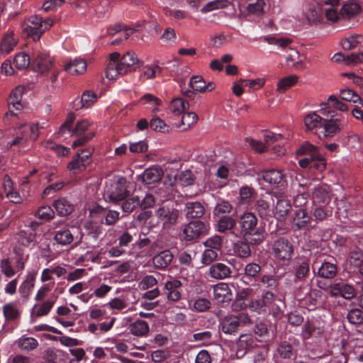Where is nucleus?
I'll use <instances>...</instances> for the list:
<instances>
[{
  "instance_id": "obj_1",
  "label": "nucleus",
  "mask_w": 363,
  "mask_h": 363,
  "mask_svg": "<svg viewBox=\"0 0 363 363\" xmlns=\"http://www.w3.org/2000/svg\"><path fill=\"white\" fill-rule=\"evenodd\" d=\"M138 62L139 60L135 52H127L122 57L118 52H113L110 55L107 64L106 77L115 79L118 76L127 73L132 66Z\"/></svg>"
},
{
  "instance_id": "obj_2",
  "label": "nucleus",
  "mask_w": 363,
  "mask_h": 363,
  "mask_svg": "<svg viewBox=\"0 0 363 363\" xmlns=\"http://www.w3.org/2000/svg\"><path fill=\"white\" fill-rule=\"evenodd\" d=\"M240 232L243 238L250 245H257L262 242L265 238L264 232L261 228H257V218L250 212L241 215L238 220Z\"/></svg>"
},
{
  "instance_id": "obj_3",
  "label": "nucleus",
  "mask_w": 363,
  "mask_h": 363,
  "mask_svg": "<svg viewBox=\"0 0 363 363\" xmlns=\"http://www.w3.org/2000/svg\"><path fill=\"white\" fill-rule=\"evenodd\" d=\"M155 216L157 218V225H161L162 230H169L177 225L182 218V214L179 209L174 206L162 205L155 211Z\"/></svg>"
},
{
  "instance_id": "obj_4",
  "label": "nucleus",
  "mask_w": 363,
  "mask_h": 363,
  "mask_svg": "<svg viewBox=\"0 0 363 363\" xmlns=\"http://www.w3.org/2000/svg\"><path fill=\"white\" fill-rule=\"evenodd\" d=\"M348 125V114H330L323 123V138H333L340 133Z\"/></svg>"
},
{
  "instance_id": "obj_5",
  "label": "nucleus",
  "mask_w": 363,
  "mask_h": 363,
  "mask_svg": "<svg viewBox=\"0 0 363 363\" xmlns=\"http://www.w3.org/2000/svg\"><path fill=\"white\" fill-rule=\"evenodd\" d=\"M128 182L125 178L120 177L116 182L106 184L105 193L112 201H119L125 199L129 191L127 189Z\"/></svg>"
},
{
  "instance_id": "obj_6",
  "label": "nucleus",
  "mask_w": 363,
  "mask_h": 363,
  "mask_svg": "<svg viewBox=\"0 0 363 363\" xmlns=\"http://www.w3.org/2000/svg\"><path fill=\"white\" fill-rule=\"evenodd\" d=\"M272 250L277 259L289 260L292 257L294 247L289 240L280 238L274 242Z\"/></svg>"
},
{
  "instance_id": "obj_7",
  "label": "nucleus",
  "mask_w": 363,
  "mask_h": 363,
  "mask_svg": "<svg viewBox=\"0 0 363 363\" xmlns=\"http://www.w3.org/2000/svg\"><path fill=\"white\" fill-rule=\"evenodd\" d=\"M208 225L204 222L197 220L189 222L184 228L183 234L187 241H191L208 233Z\"/></svg>"
},
{
  "instance_id": "obj_8",
  "label": "nucleus",
  "mask_w": 363,
  "mask_h": 363,
  "mask_svg": "<svg viewBox=\"0 0 363 363\" xmlns=\"http://www.w3.org/2000/svg\"><path fill=\"white\" fill-rule=\"evenodd\" d=\"M313 186L310 191L313 190V202L319 205H328L330 200V188L326 184L318 183L317 179L311 180Z\"/></svg>"
},
{
  "instance_id": "obj_9",
  "label": "nucleus",
  "mask_w": 363,
  "mask_h": 363,
  "mask_svg": "<svg viewBox=\"0 0 363 363\" xmlns=\"http://www.w3.org/2000/svg\"><path fill=\"white\" fill-rule=\"evenodd\" d=\"M326 290V288L324 289ZM332 296H341L345 299H350L355 295L354 288L343 281H335L327 288Z\"/></svg>"
},
{
  "instance_id": "obj_10",
  "label": "nucleus",
  "mask_w": 363,
  "mask_h": 363,
  "mask_svg": "<svg viewBox=\"0 0 363 363\" xmlns=\"http://www.w3.org/2000/svg\"><path fill=\"white\" fill-rule=\"evenodd\" d=\"M42 26V17L35 15L31 16L28 23L23 25V31L34 41H37L44 33Z\"/></svg>"
},
{
  "instance_id": "obj_11",
  "label": "nucleus",
  "mask_w": 363,
  "mask_h": 363,
  "mask_svg": "<svg viewBox=\"0 0 363 363\" xmlns=\"http://www.w3.org/2000/svg\"><path fill=\"white\" fill-rule=\"evenodd\" d=\"M87 233L85 235L86 244L88 247L94 248L99 246L100 238L103 234V228L99 225L86 223L84 225Z\"/></svg>"
},
{
  "instance_id": "obj_12",
  "label": "nucleus",
  "mask_w": 363,
  "mask_h": 363,
  "mask_svg": "<svg viewBox=\"0 0 363 363\" xmlns=\"http://www.w3.org/2000/svg\"><path fill=\"white\" fill-rule=\"evenodd\" d=\"M330 108L342 112H346L348 110L347 105L338 100L334 95H330L327 102L320 104L321 113L326 117H328L330 114H334V111H330Z\"/></svg>"
},
{
  "instance_id": "obj_13",
  "label": "nucleus",
  "mask_w": 363,
  "mask_h": 363,
  "mask_svg": "<svg viewBox=\"0 0 363 363\" xmlns=\"http://www.w3.org/2000/svg\"><path fill=\"white\" fill-rule=\"evenodd\" d=\"M23 87H16L10 94L8 99L9 111L6 113V118H8L9 116H14V110L19 111L23 108L21 99L23 94Z\"/></svg>"
},
{
  "instance_id": "obj_14",
  "label": "nucleus",
  "mask_w": 363,
  "mask_h": 363,
  "mask_svg": "<svg viewBox=\"0 0 363 363\" xmlns=\"http://www.w3.org/2000/svg\"><path fill=\"white\" fill-rule=\"evenodd\" d=\"M33 67L40 73L50 70L53 66V59L47 53L38 52L34 54Z\"/></svg>"
},
{
  "instance_id": "obj_15",
  "label": "nucleus",
  "mask_w": 363,
  "mask_h": 363,
  "mask_svg": "<svg viewBox=\"0 0 363 363\" xmlns=\"http://www.w3.org/2000/svg\"><path fill=\"white\" fill-rule=\"evenodd\" d=\"M291 210V205L289 199L281 196H277V202L273 213L277 220L280 221L285 220Z\"/></svg>"
},
{
  "instance_id": "obj_16",
  "label": "nucleus",
  "mask_w": 363,
  "mask_h": 363,
  "mask_svg": "<svg viewBox=\"0 0 363 363\" xmlns=\"http://www.w3.org/2000/svg\"><path fill=\"white\" fill-rule=\"evenodd\" d=\"M313 186V182L311 179H303L299 183V189L298 194L294 196V203L296 206H303L308 202V191Z\"/></svg>"
},
{
  "instance_id": "obj_17",
  "label": "nucleus",
  "mask_w": 363,
  "mask_h": 363,
  "mask_svg": "<svg viewBox=\"0 0 363 363\" xmlns=\"http://www.w3.org/2000/svg\"><path fill=\"white\" fill-rule=\"evenodd\" d=\"M182 282L178 279H172L165 282L164 289L168 301H177L181 298Z\"/></svg>"
},
{
  "instance_id": "obj_18",
  "label": "nucleus",
  "mask_w": 363,
  "mask_h": 363,
  "mask_svg": "<svg viewBox=\"0 0 363 363\" xmlns=\"http://www.w3.org/2000/svg\"><path fill=\"white\" fill-rule=\"evenodd\" d=\"M261 267L255 262H250L244 267L242 280L247 284L257 281L261 277Z\"/></svg>"
},
{
  "instance_id": "obj_19",
  "label": "nucleus",
  "mask_w": 363,
  "mask_h": 363,
  "mask_svg": "<svg viewBox=\"0 0 363 363\" xmlns=\"http://www.w3.org/2000/svg\"><path fill=\"white\" fill-rule=\"evenodd\" d=\"M325 118H322L315 112H310L304 117V125L307 131L314 132L317 133L318 128L323 127V123Z\"/></svg>"
},
{
  "instance_id": "obj_20",
  "label": "nucleus",
  "mask_w": 363,
  "mask_h": 363,
  "mask_svg": "<svg viewBox=\"0 0 363 363\" xmlns=\"http://www.w3.org/2000/svg\"><path fill=\"white\" fill-rule=\"evenodd\" d=\"M173 254L169 250H164L152 257V264L157 269H166L172 262Z\"/></svg>"
},
{
  "instance_id": "obj_21",
  "label": "nucleus",
  "mask_w": 363,
  "mask_h": 363,
  "mask_svg": "<svg viewBox=\"0 0 363 363\" xmlns=\"http://www.w3.org/2000/svg\"><path fill=\"white\" fill-rule=\"evenodd\" d=\"M323 329L318 325L317 320L308 319L303 325L300 335L303 340H308L313 335H320Z\"/></svg>"
},
{
  "instance_id": "obj_22",
  "label": "nucleus",
  "mask_w": 363,
  "mask_h": 363,
  "mask_svg": "<svg viewBox=\"0 0 363 363\" xmlns=\"http://www.w3.org/2000/svg\"><path fill=\"white\" fill-rule=\"evenodd\" d=\"M221 331L226 335H235L238 330V320L235 315H228L220 323Z\"/></svg>"
},
{
  "instance_id": "obj_23",
  "label": "nucleus",
  "mask_w": 363,
  "mask_h": 363,
  "mask_svg": "<svg viewBox=\"0 0 363 363\" xmlns=\"http://www.w3.org/2000/svg\"><path fill=\"white\" fill-rule=\"evenodd\" d=\"M163 171L157 167H152L144 171L141 174L142 181L146 184H152L161 180Z\"/></svg>"
},
{
  "instance_id": "obj_24",
  "label": "nucleus",
  "mask_w": 363,
  "mask_h": 363,
  "mask_svg": "<svg viewBox=\"0 0 363 363\" xmlns=\"http://www.w3.org/2000/svg\"><path fill=\"white\" fill-rule=\"evenodd\" d=\"M213 298L218 303H224L231 300L232 293L227 284L220 283L213 288Z\"/></svg>"
},
{
  "instance_id": "obj_25",
  "label": "nucleus",
  "mask_w": 363,
  "mask_h": 363,
  "mask_svg": "<svg viewBox=\"0 0 363 363\" xmlns=\"http://www.w3.org/2000/svg\"><path fill=\"white\" fill-rule=\"evenodd\" d=\"M312 218L304 208L296 211L294 216V224L299 230L307 228L311 223Z\"/></svg>"
},
{
  "instance_id": "obj_26",
  "label": "nucleus",
  "mask_w": 363,
  "mask_h": 363,
  "mask_svg": "<svg viewBox=\"0 0 363 363\" xmlns=\"http://www.w3.org/2000/svg\"><path fill=\"white\" fill-rule=\"evenodd\" d=\"M184 212L186 218H199L203 216L205 208L199 201L187 202L185 204Z\"/></svg>"
},
{
  "instance_id": "obj_27",
  "label": "nucleus",
  "mask_w": 363,
  "mask_h": 363,
  "mask_svg": "<svg viewBox=\"0 0 363 363\" xmlns=\"http://www.w3.org/2000/svg\"><path fill=\"white\" fill-rule=\"evenodd\" d=\"M231 270L223 263H216L209 268V274L216 279H223L230 277Z\"/></svg>"
},
{
  "instance_id": "obj_28",
  "label": "nucleus",
  "mask_w": 363,
  "mask_h": 363,
  "mask_svg": "<svg viewBox=\"0 0 363 363\" xmlns=\"http://www.w3.org/2000/svg\"><path fill=\"white\" fill-rule=\"evenodd\" d=\"M64 69L70 74H80L86 70V63L82 59H74L65 65Z\"/></svg>"
},
{
  "instance_id": "obj_29",
  "label": "nucleus",
  "mask_w": 363,
  "mask_h": 363,
  "mask_svg": "<svg viewBox=\"0 0 363 363\" xmlns=\"http://www.w3.org/2000/svg\"><path fill=\"white\" fill-rule=\"evenodd\" d=\"M281 278V277L279 275L263 274L259 277V282L256 285L271 291L278 287Z\"/></svg>"
},
{
  "instance_id": "obj_30",
  "label": "nucleus",
  "mask_w": 363,
  "mask_h": 363,
  "mask_svg": "<svg viewBox=\"0 0 363 363\" xmlns=\"http://www.w3.org/2000/svg\"><path fill=\"white\" fill-rule=\"evenodd\" d=\"M276 352L281 359H291L296 354L292 344L286 340L281 341L277 345Z\"/></svg>"
},
{
  "instance_id": "obj_31",
  "label": "nucleus",
  "mask_w": 363,
  "mask_h": 363,
  "mask_svg": "<svg viewBox=\"0 0 363 363\" xmlns=\"http://www.w3.org/2000/svg\"><path fill=\"white\" fill-rule=\"evenodd\" d=\"M262 179L270 184H279L284 180V174L279 169H269L263 171Z\"/></svg>"
},
{
  "instance_id": "obj_32",
  "label": "nucleus",
  "mask_w": 363,
  "mask_h": 363,
  "mask_svg": "<svg viewBox=\"0 0 363 363\" xmlns=\"http://www.w3.org/2000/svg\"><path fill=\"white\" fill-rule=\"evenodd\" d=\"M337 272V265L329 262H324L318 269V275L324 279H333Z\"/></svg>"
},
{
  "instance_id": "obj_33",
  "label": "nucleus",
  "mask_w": 363,
  "mask_h": 363,
  "mask_svg": "<svg viewBox=\"0 0 363 363\" xmlns=\"http://www.w3.org/2000/svg\"><path fill=\"white\" fill-rule=\"evenodd\" d=\"M53 205L57 213L62 216L70 214L74 210L73 204L65 198L58 199Z\"/></svg>"
},
{
  "instance_id": "obj_34",
  "label": "nucleus",
  "mask_w": 363,
  "mask_h": 363,
  "mask_svg": "<svg viewBox=\"0 0 363 363\" xmlns=\"http://www.w3.org/2000/svg\"><path fill=\"white\" fill-rule=\"evenodd\" d=\"M36 273H29L25 281L19 286V293L23 298H28L34 287Z\"/></svg>"
},
{
  "instance_id": "obj_35",
  "label": "nucleus",
  "mask_w": 363,
  "mask_h": 363,
  "mask_svg": "<svg viewBox=\"0 0 363 363\" xmlns=\"http://www.w3.org/2000/svg\"><path fill=\"white\" fill-rule=\"evenodd\" d=\"M16 345L21 350L30 352L38 346V342L34 337L23 335L16 340Z\"/></svg>"
},
{
  "instance_id": "obj_36",
  "label": "nucleus",
  "mask_w": 363,
  "mask_h": 363,
  "mask_svg": "<svg viewBox=\"0 0 363 363\" xmlns=\"http://www.w3.org/2000/svg\"><path fill=\"white\" fill-rule=\"evenodd\" d=\"M129 330L131 334L142 337L149 332V325L146 321L138 319L129 325Z\"/></svg>"
},
{
  "instance_id": "obj_37",
  "label": "nucleus",
  "mask_w": 363,
  "mask_h": 363,
  "mask_svg": "<svg viewBox=\"0 0 363 363\" xmlns=\"http://www.w3.org/2000/svg\"><path fill=\"white\" fill-rule=\"evenodd\" d=\"M250 244V243L245 239L243 240H238L233 245L234 253L241 258L250 257L251 255Z\"/></svg>"
},
{
  "instance_id": "obj_38",
  "label": "nucleus",
  "mask_w": 363,
  "mask_h": 363,
  "mask_svg": "<svg viewBox=\"0 0 363 363\" xmlns=\"http://www.w3.org/2000/svg\"><path fill=\"white\" fill-rule=\"evenodd\" d=\"M333 215V208L328 205H319L313 211V216L316 222L326 220Z\"/></svg>"
},
{
  "instance_id": "obj_39",
  "label": "nucleus",
  "mask_w": 363,
  "mask_h": 363,
  "mask_svg": "<svg viewBox=\"0 0 363 363\" xmlns=\"http://www.w3.org/2000/svg\"><path fill=\"white\" fill-rule=\"evenodd\" d=\"M17 45V39L13 36V33L6 34L0 45V52L4 55L9 54Z\"/></svg>"
},
{
  "instance_id": "obj_40",
  "label": "nucleus",
  "mask_w": 363,
  "mask_h": 363,
  "mask_svg": "<svg viewBox=\"0 0 363 363\" xmlns=\"http://www.w3.org/2000/svg\"><path fill=\"white\" fill-rule=\"evenodd\" d=\"M54 240L61 245H67L73 241L74 237L69 229L63 228L55 231Z\"/></svg>"
},
{
  "instance_id": "obj_41",
  "label": "nucleus",
  "mask_w": 363,
  "mask_h": 363,
  "mask_svg": "<svg viewBox=\"0 0 363 363\" xmlns=\"http://www.w3.org/2000/svg\"><path fill=\"white\" fill-rule=\"evenodd\" d=\"M55 300H46L41 303L35 304L33 308V313L37 317L47 315L52 308Z\"/></svg>"
},
{
  "instance_id": "obj_42",
  "label": "nucleus",
  "mask_w": 363,
  "mask_h": 363,
  "mask_svg": "<svg viewBox=\"0 0 363 363\" xmlns=\"http://www.w3.org/2000/svg\"><path fill=\"white\" fill-rule=\"evenodd\" d=\"M235 225V220L227 216H223L218 220L216 225V230L220 233H225L227 230H232Z\"/></svg>"
},
{
  "instance_id": "obj_43",
  "label": "nucleus",
  "mask_w": 363,
  "mask_h": 363,
  "mask_svg": "<svg viewBox=\"0 0 363 363\" xmlns=\"http://www.w3.org/2000/svg\"><path fill=\"white\" fill-rule=\"evenodd\" d=\"M231 3L228 0H213L207 3L201 9V12L206 13L216 9L227 8Z\"/></svg>"
},
{
  "instance_id": "obj_44",
  "label": "nucleus",
  "mask_w": 363,
  "mask_h": 363,
  "mask_svg": "<svg viewBox=\"0 0 363 363\" xmlns=\"http://www.w3.org/2000/svg\"><path fill=\"white\" fill-rule=\"evenodd\" d=\"M360 11V6L355 2L345 4L341 9L340 14L343 18H350L357 15Z\"/></svg>"
},
{
  "instance_id": "obj_45",
  "label": "nucleus",
  "mask_w": 363,
  "mask_h": 363,
  "mask_svg": "<svg viewBox=\"0 0 363 363\" xmlns=\"http://www.w3.org/2000/svg\"><path fill=\"white\" fill-rule=\"evenodd\" d=\"M309 263L307 260H303L298 263L294 272L295 281L303 280L309 273Z\"/></svg>"
},
{
  "instance_id": "obj_46",
  "label": "nucleus",
  "mask_w": 363,
  "mask_h": 363,
  "mask_svg": "<svg viewBox=\"0 0 363 363\" xmlns=\"http://www.w3.org/2000/svg\"><path fill=\"white\" fill-rule=\"evenodd\" d=\"M233 206L230 202L220 199L218 201L213 209V216H219L223 214H228L231 212Z\"/></svg>"
},
{
  "instance_id": "obj_47",
  "label": "nucleus",
  "mask_w": 363,
  "mask_h": 363,
  "mask_svg": "<svg viewBox=\"0 0 363 363\" xmlns=\"http://www.w3.org/2000/svg\"><path fill=\"white\" fill-rule=\"evenodd\" d=\"M323 11L318 6H310L306 12V18L310 24L320 21Z\"/></svg>"
},
{
  "instance_id": "obj_48",
  "label": "nucleus",
  "mask_w": 363,
  "mask_h": 363,
  "mask_svg": "<svg viewBox=\"0 0 363 363\" xmlns=\"http://www.w3.org/2000/svg\"><path fill=\"white\" fill-rule=\"evenodd\" d=\"M3 313L6 320L8 321L17 319L20 315L19 311L13 303L5 304L3 306Z\"/></svg>"
},
{
  "instance_id": "obj_49",
  "label": "nucleus",
  "mask_w": 363,
  "mask_h": 363,
  "mask_svg": "<svg viewBox=\"0 0 363 363\" xmlns=\"http://www.w3.org/2000/svg\"><path fill=\"white\" fill-rule=\"evenodd\" d=\"M186 105H189L188 103H186L183 99L175 98L172 100L169 108L174 115H181L186 110Z\"/></svg>"
},
{
  "instance_id": "obj_50",
  "label": "nucleus",
  "mask_w": 363,
  "mask_h": 363,
  "mask_svg": "<svg viewBox=\"0 0 363 363\" xmlns=\"http://www.w3.org/2000/svg\"><path fill=\"white\" fill-rule=\"evenodd\" d=\"M340 96L342 100L353 102L354 104L359 103L363 106V101L360 96L351 89L340 90Z\"/></svg>"
},
{
  "instance_id": "obj_51",
  "label": "nucleus",
  "mask_w": 363,
  "mask_h": 363,
  "mask_svg": "<svg viewBox=\"0 0 363 363\" xmlns=\"http://www.w3.org/2000/svg\"><path fill=\"white\" fill-rule=\"evenodd\" d=\"M297 152L300 155H308L311 157L320 155L318 147L308 142L304 143Z\"/></svg>"
},
{
  "instance_id": "obj_52",
  "label": "nucleus",
  "mask_w": 363,
  "mask_h": 363,
  "mask_svg": "<svg viewBox=\"0 0 363 363\" xmlns=\"http://www.w3.org/2000/svg\"><path fill=\"white\" fill-rule=\"evenodd\" d=\"M194 342H201L203 345H211L213 333L210 330L194 333L192 335Z\"/></svg>"
},
{
  "instance_id": "obj_53",
  "label": "nucleus",
  "mask_w": 363,
  "mask_h": 363,
  "mask_svg": "<svg viewBox=\"0 0 363 363\" xmlns=\"http://www.w3.org/2000/svg\"><path fill=\"white\" fill-rule=\"evenodd\" d=\"M347 318L351 324L358 325L363 324V313L360 309L353 308L349 311Z\"/></svg>"
},
{
  "instance_id": "obj_54",
  "label": "nucleus",
  "mask_w": 363,
  "mask_h": 363,
  "mask_svg": "<svg viewBox=\"0 0 363 363\" xmlns=\"http://www.w3.org/2000/svg\"><path fill=\"white\" fill-rule=\"evenodd\" d=\"M255 210L261 218H267L271 215V209L268 202L264 199H259L255 204Z\"/></svg>"
},
{
  "instance_id": "obj_55",
  "label": "nucleus",
  "mask_w": 363,
  "mask_h": 363,
  "mask_svg": "<svg viewBox=\"0 0 363 363\" xmlns=\"http://www.w3.org/2000/svg\"><path fill=\"white\" fill-rule=\"evenodd\" d=\"M297 81L298 77L296 75L286 77L279 81L277 84V89L280 91H285L289 87L294 85Z\"/></svg>"
},
{
  "instance_id": "obj_56",
  "label": "nucleus",
  "mask_w": 363,
  "mask_h": 363,
  "mask_svg": "<svg viewBox=\"0 0 363 363\" xmlns=\"http://www.w3.org/2000/svg\"><path fill=\"white\" fill-rule=\"evenodd\" d=\"M30 62L29 56L23 52L16 55L13 60V64L18 69H24L27 68L30 65Z\"/></svg>"
},
{
  "instance_id": "obj_57",
  "label": "nucleus",
  "mask_w": 363,
  "mask_h": 363,
  "mask_svg": "<svg viewBox=\"0 0 363 363\" xmlns=\"http://www.w3.org/2000/svg\"><path fill=\"white\" fill-rule=\"evenodd\" d=\"M18 129H23L26 130V134H28V131H30L28 138L32 140H35L39 135V127L38 124H30L28 126L26 123H19L17 125Z\"/></svg>"
},
{
  "instance_id": "obj_58",
  "label": "nucleus",
  "mask_w": 363,
  "mask_h": 363,
  "mask_svg": "<svg viewBox=\"0 0 363 363\" xmlns=\"http://www.w3.org/2000/svg\"><path fill=\"white\" fill-rule=\"evenodd\" d=\"M90 123L89 121L86 120H83L77 122L75 127L71 130V135L72 136H81L84 135L87 132H89L88 130Z\"/></svg>"
},
{
  "instance_id": "obj_59",
  "label": "nucleus",
  "mask_w": 363,
  "mask_h": 363,
  "mask_svg": "<svg viewBox=\"0 0 363 363\" xmlns=\"http://www.w3.org/2000/svg\"><path fill=\"white\" fill-rule=\"evenodd\" d=\"M1 272L8 278L14 276L17 272L9 259H3L0 262Z\"/></svg>"
},
{
  "instance_id": "obj_60",
  "label": "nucleus",
  "mask_w": 363,
  "mask_h": 363,
  "mask_svg": "<svg viewBox=\"0 0 363 363\" xmlns=\"http://www.w3.org/2000/svg\"><path fill=\"white\" fill-rule=\"evenodd\" d=\"M205 80L201 75L193 76L189 81V86L194 91L203 93Z\"/></svg>"
},
{
  "instance_id": "obj_61",
  "label": "nucleus",
  "mask_w": 363,
  "mask_h": 363,
  "mask_svg": "<svg viewBox=\"0 0 363 363\" xmlns=\"http://www.w3.org/2000/svg\"><path fill=\"white\" fill-rule=\"evenodd\" d=\"M85 167L83 160L80 158V154H77L74 157L72 160L67 164V168L74 173L82 172L85 169Z\"/></svg>"
},
{
  "instance_id": "obj_62",
  "label": "nucleus",
  "mask_w": 363,
  "mask_h": 363,
  "mask_svg": "<svg viewBox=\"0 0 363 363\" xmlns=\"http://www.w3.org/2000/svg\"><path fill=\"white\" fill-rule=\"evenodd\" d=\"M96 94L90 91H84L81 97V103L82 108H89L92 106L96 101Z\"/></svg>"
},
{
  "instance_id": "obj_63",
  "label": "nucleus",
  "mask_w": 363,
  "mask_h": 363,
  "mask_svg": "<svg viewBox=\"0 0 363 363\" xmlns=\"http://www.w3.org/2000/svg\"><path fill=\"white\" fill-rule=\"evenodd\" d=\"M237 344L240 350H244L249 347H252L254 340L251 335L242 334L240 335Z\"/></svg>"
},
{
  "instance_id": "obj_64",
  "label": "nucleus",
  "mask_w": 363,
  "mask_h": 363,
  "mask_svg": "<svg viewBox=\"0 0 363 363\" xmlns=\"http://www.w3.org/2000/svg\"><path fill=\"white\" fill-rule=\"evenodd\" d=\"M140 203L138 196H133L123 201L121 204V208L125 213H131Z\"/></svg>"
}]
</instances>
